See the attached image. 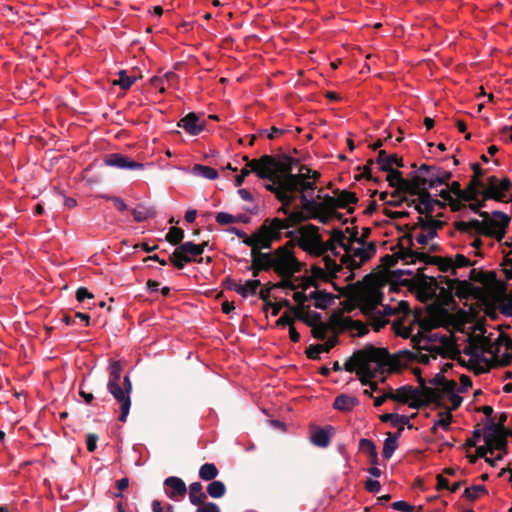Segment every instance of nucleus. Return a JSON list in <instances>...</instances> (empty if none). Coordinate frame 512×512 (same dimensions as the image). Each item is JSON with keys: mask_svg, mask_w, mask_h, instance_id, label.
I'll list each match as a JSON object with an SVG mask.
<instances>
[{"mask_svg": "<svg viewBox=\"0 0 512 512\" xmlns=\"http://www.w3.org/2000/svg\"><path fill=\"white\" fill-rule=\"evenodd\" d=\"M486 340L488 341V337L470 336L468 345L462 350L465 355L470 356L469 362L476 374L488 372L491 367L490 360L480 353L479 341Z\"/></svg>", "mask_w": 512, "mask_h": 512, "instance_id": "6", "label": "nucleus"}, {"mask_svg": "<svg viewBox=\"0 0 512 512\" xmlns=\"http://www.w3.org/2000/svg\"><path fill=\"white\" fill-rule=\"evenodd\" d=\"M359 449L364 454H368L371 464L377 465V463L379 462V458L377 457L375 444L370 439H360Z\"/></svg>", "mask_w": 512, "mask_h": 512, "instance_id": "35", "label": "nucleus"}, {"mask_svg": "<svg viewBox=\"0 0 512 512\" xmlns=\"http://www.w3.org/2000/svg\"><path fill=\"white\" fill-rule=\"evenodd\" d=\"M132 214L134 217V221L142 222L146 221L150 216V210L146 209L143 206H138L137 208L132 210Z\"/></svg>", "mask_w": 512, "mask_h": 512, "instance_id": "63", "label": "nucleus"}, {"mask_svg": "<svg viewBox=\"0 0 512 512\" xmlns=\"http://www.w3.org/2000/svg\"><path fill=\"white\" fill-rule=\"evenodd\" d=\"M416 414L411 416H401L395 413L392 414H383L380 416V420L383 423L391 422L394 427L407 426L408 429H412L414 426L409 423L410 418H415Z\"/></svg>", "mask_w": 512, "mask_h": 512, "instance_id": "30", "label": "nucleus"}, {"mask_svg": "<svg viewBox=\"0 0 512 512\" xmlns=\"http://www.w3.org/2000/svg\"><path fill=\"white\" fill-rule=\"evenodd\" d=\"M229 231L242 239V242L246 246H249L251 250H258V229L255 230V232L250 236L244 231L235 227H232Z\"/></svg>", "mask_w": 512, "mask_h": 512, "instance_id": "34", "label": "nucleus"}, {"mask_svg": "<svg viewBox=\"0 0 512 512\" xmlns=\"http://www.w3.org/2000/svg\"><path fill=\"white\" fill-rule=\"evenodd\" d=\"M202 254L200 246L192 241L181 243L169 256V261L178 270H182L186 263L197 261L196 257Z\"/></svg>", "mask_w": 512, "mask_h": 512, "instance_id": "8", "label": "nucleus"}, {"mask_svg": "<svg viewBox=\"0 0 512 512\" xmlns=\"http://www.w3.org/2000/svg\"><path fill=\"white\" fill-rule=\"evenodd\" d=\"M494 225L483 231V236L491 237L501 242L509 227L511 218L500 210H494L491 213Z\"/></svg>", "mask_w": 512, "mask_h": 512, "instance_id": "12", "label": "nucleus"}, {"mask_svg": "<svg viewBox=\"0 0 512 512\" xmlns=\"http://www.w3.org/2000/svg\"><path fill=\"white\" fill-rule=\"evenodd\" d=\"M480 345V353L483 355V353H488L494 357L498 356L500 346L503 345V339H497L496 343L492 344L490 341V338H488V341H479Z\"/></svg>", "mask_w": 512, "mask_h": 512, "instance_id": "40", "label": "nucleus"}, {"mask_svg": "<svg viewBox=\"0 0 512 512\" xmlns=\"http://www.w3.org/2000/svg\"><path fill=\"white\" fill-rule=\"evenodd\" d=\"M429 226V217H417V222L414 225L405 224L404 226L396 225L397 231H414L416 228L426 229Z\"/></svg>", "mask_w": 512, "mask_h": 512, "instance_id": "50", "label": "nucleus"}, {"mask_svg": "<svg viewBox=\"0 0 512 512\" xmlns=\"http://www.w3.org/2000/svg\"><path fill=\"white\" fill-rule=\"evenodd\" d=\"M322 347L320 344H312L306 349V356L312 360H319Z\"/></svg>", "mask_w": 512, "mask_h": 512, "instance_id": "64", "label": "nucleus"}, {"mask_svg": "<svg viewBox=\"0 0 512 512\" xmlns=\"http://www.w3.org/2000/svg\"><path fill=\"white\" fill-rule=\"evenodd\" d=\"M421 261L426 265H431L433 262L439 261L437 256H430L425 252L413 250L411 263Z\"/></svg>", "mask_w": 512, "mask_h": 512, "instance_id": "54", "label": "nucleus"}, {"mask_svg": "<svg viewBox=\"0 0 512 512\" xmlns=\"http://www.w3.org/2000/svg\"><path fill=\"white\" fill-rule=\"evenodd\" d=\"M453 176L451 172L445 171L440 168L436 172L430 173L428 180V188H434L437 185H448V181Z\"/></svg>", "mask_w": 512, "mask_h": 512, "instance_id": "31", "label": "nucleus"}, {"mask_svg": "<svg viewBox=\"0 0 512 512\" xmlns=\"http://www.w3.org/2000/svg\"><path fill=\"white\" fill-rule=\"evenodd\" d=\"M108 390L121 406V414L118 420L126 422V418L131 408V392L133 389L131 378L126 375L121 383L122 366L118 361H113L109 367Z\"/></svg>", "mask_w": 512, "mask_h": 512, "instance_id": "3", "label": "nucleus"}, {"mask_svg": "<svg viewBox=\"0 0 512 512\" xmlns=\"http://www.w3.org/2000/svg\"><path fill=\"white\" fill-rule=\"evenodd\" d=\"M418 202L415 204V211L419 214H425L426 217L432 216L434 212L433 202L431 201V194L423 192L418 195Z\"/></svg>", "mask_w": 512, "mask_h": 512, "instance_id": "29", "label": "nucleus"}, {"mask_svg": "<svg viewBox=\"0 0 512 512\" xmlns=\"http://www.w3.org/2000/svg\"><path fill=\"white\" fill-rule=\"evenodd\" d=\"M103 162L105 165L122 170H141L144 168L143 163L135 162L131 158H128L121 153L106 154L104 156Z\"/></svg>", "mask_w": 512, "mask_h": 512, "instance_id": "13", "label": "nucleus"}, {"mask_svg": "<svg viewBox=\"0 0 512 512\" xmlns=\"http://www.w3.org/2000/svg\"><path fill=\"white\" fill-rule=\"evenodd\" d=\"M287 219L296 226L299 223L304 221H308L310 219V214H306L302 210H294L287 215Z\"/></svg>", "mask_w": 512, "mask_h": 512, "instance_id": "58", "label": "nucleus"}, {"mask_svg": "<svg viewBox=\"0 0 512 512\" xmlns=\"http://www.w3.org/2000/svg\"><path fill=\"white\" fill-rule=\"evenodd\" d=\"M320 211L332 212L339 208L337 196L325 195L324 200L319 202Z\"/></svg>", "mask_w": 512, "mask_h": 512, "instance_id": "47", "label": "nucleus"}, {"mask_svg": "<svg viewBox=\"0 0 512 512\" xmlns=\"http://www.w3.org/2000/svg\"><path fill=\"white\" fill-rule=\"evenodd\" d=\"M483 440L486 445L492 447V451L497 449L502 454L508 453V433L486 431Z\"/></svg>", "mask_w": 512, "mask_h": 512, "instance_id": "15", "label": "nucleus"}, {"mask_svg": "<svg viewBox=\"0 0 512 512\" xmlns=\"http://www.w3.org/2000/svg\"><path fill=\"white\" fill-rule=\"evenodd\" d=\"M293 248V241H288L274 251L251 250V266L248 270L253 277H257L262 271L271 270L278 276H294L303 270L304 265L297 261Z\"/></svg>", "mask_w": 512, "mask_h": 512, "instance_id": "1", "label": "nucleus"}, {"mask_svg": "<svg viewBox=\"0 0 512 512\" xmlns=\"http://www.w3.org/2000/svg\"><path fill=\"white\" fill-rule=\"evenodd\" d=\"M185 238V231L178 227H171L166 234V241L171 245H180Z\"/></svg>", "mask_w": 512, "mask_h": 512, "instance_id": "44", "label": "nucleus"}, {"mask_svg": "<svg viewBox=\"0 0 512 512\" xmlns=\"http://www.w3.org/2000/svg\"><path fill=\"white\" fill-rule=\"evenodd\" d=\"M350 317H346L341 311H335L329 318L328 329L342 332L348 330Z\"/></svg>", "mask_w": 512, "mask_h": 512, "instance_id": "28", "label": "nucleus"}, {"mask_svg": "<svg viewBox=\"0 0 512 512\" xmlns=\"http://www.w3.org/2000/svg\"><path fill=\"white\" fill-rule=\"evenodd\" d=\"M308 307H294L290 308V312L294 315V320L303 321L306 325H311L309 321Z\"/></svg>", "mask_w": 512, "mask_h": 512, "instance_id": "57", "label": "nucleus"}, {"mask_svg": "<svg viewBox=\"0 0 512 512\" xmlns=\"http://www.w3.org/2000/svg\"><path fill=\"white\" fill-rule=\"evenodd\" d=\"M397 449V436H393L392 433H388V437L384 440L382 456L388 460L392 457L394 451Z\"/></svg>", "mask_w": 512, "mask_h": 512, "instance_id": "42", "label": "nucleus"}, {"mask_svg": "<svg viewBox=\"0 0 512 512\" xmlns=\"http://www.w3.org/2000/svg\"><path fill=\"white\" fill-rule=\"evenodd\" d=\"M417 381L421 385V390H417L416 395L410 398V401L407 403L408 407L421 409L432 403L439 407V391L427 386L424 378L421 376H418Z\"/></svg>", "mask_w": 512, "mask_h": 512, "instance_id": "9", "label": "nucleus"}, {"mask_svg": "<svg viewBox=\"0 0 512 512\" xmlns=\"http://www.w3.org/2000/svg\"><path fill=\"white\" fill-rule=\"evenodd\" d=\"M326 270L329 271L331 278H336L337 272L341 270V266L337 264L336 260L331 259L328 255L324 256Z\"/></svg>", "mask_w": 512, "mask_h": 512, "instance_id": "62", "label": "nucleus"}, {"mask_svg": "<svg viewBox=\"0 0 512 512\" xmlns=\"http://www.w3.org/2000/svg\"><path fill=\"white\" fill-rule=\"evenodd\" d=\"M433 389H436L439 391V407H446L445 403L443 401L444 395L447 394V396H450L452 394H456L455 391L457 389V383L455 380H448L444 385L440 387H433Z\"/></svg>", "mask_w": 512, "mask_h": 512, "instance_id": "38", "label": "nucleus"}, {"mask_svg": "<svg viewBox=\"0 0 512 512\" xmlns=\"http://www.w3.org/2000/svg\"><path fill=\"white\" fill-rule=\"evenodd\" d=\"M380 353H383V351L379 350V348L367 345L362 349L354 351L352 356L344 363L343 368L350 373L356 372L357 374L361 373L365 368L371 367V365L379 367Z\"/></svg>", "mask_w": 512, "mask_h": 512, "instance_id": "4", "label": "nucleus"}, {"mask_svg": "<svg viewBox=\"0 0 512 512\" xmlns=\"http://www.w3.org/2000/svg\"><path fill=\"white\" fill-rule=\"evenodd\" d=\"M359 405V399L355 396L340 394L335 398L334 408L341 412H350Z\"/></svg>", "mask_w": 512, "mask_h": 512, "instance_id": "26", "label": "nucleus"}, {"mask_svg": "<svg viewBox=\"0 0 512 512\" xmlns=\"http://www.w3.org/2000/svg\"><path fill=\"white\" fill-rule=\"evenodd\" d=\"M262 285L261 280H246L241 287L238 288V294L242 298H248L249 295H255L256 290Z\"/></svg>", "mask_w": 512, "mask_h": 512, "instance_id": "39", "label": "nucleus"}, {"mask_svg": "<svg viewBox=\"0 0 512 512\" xmlns=\"http://www.w3.org/2000/svg\"><path fill=\"white\" fill-rule=\"evenodd\" d=\"M374 161L372 159L368 160L367 164L363 167H358V170H362L363 173L360 176H357L356 179L359 181L361 178H365L369 181H373L374 183H380V179L372 176V166Z\"/></svg>", "mask_w": 512, "mask_h": 512, "instance_id": "56", "label": "nucleus"}, {"mask_svg": "<svg viewBox=\"0 0 512 512\" xmlns=\"http://www.w3.org/2000/svg\"><path fill=\"white\" fill-rule=\"evenodd\" d=\"M439 419L435 422L436 426L443 428L444 430L450 429V423L453 421V415L449 412H439Z\"/></svg>", "mask_w": 512, "mask_h": 512, "instance_id": "59", "label": "nucleus"}, {"mask_svg": "<svg viewBox=\"0 0 512 512\" xmlns=\"http://www.w3.org/2000/svg\"><path fill=\"white\" fill-rule=\"evenodd\" d=\"M375 163L379 164L381 171H390L391 169H394V165L397 168L404 167V161L402 157H398L396 154H388L385 152V150L379 151Z\"/></svg>", "mask_w": 512, "mask_h": 512, "instance_id": "19", "label": "nucleus"}, {"mask_svg": "<svg viewBox=\"0 0 512 512\" xmlns=\"http://www.w3.org/2000/svg\"><path fill=\"white\" fill-rule=\"evenodd\" d=\"M219 474V470L216 465L211 463H206L200 466L199 469V477L203 481H212Z\"/></svg>", "mask_w": 512, "mask_h": 512, "instance_id": "41", "label": "nucleus"}, {"mask_svg": "<svg viewBox=\"0 0 512 512\" xmlns=\"http://www.w3.org/2000/svg\"><path fill=\"white\" fill-rule=\"evenodd\" d=\"M296 199L297 195L290 192L286 194L283 199H277V201H281L282 203V206L278 208L277 212L283 213L287 216L291 212L289 210V206H291Z\"/></svg>", "mask_w": 512, "mask_h": 512, "instance_id": "55", "label": "nucleus"}, {"mask_svg": "<svg viewBox=\"0 0 512 512\" xmlns=\"http://www.w3.org/2000/svg\"><path fill=\"white\" fill-rule=\"evenodd\" d=\"M383 297V293L379 288H370L364 299L367 300V302H370L372 304V307H378L380 305H383Z\"/></svg>", "mask_w": 512, "mask_h": 512, "instance_id": "51", "label": "nucleus"}, {"mask_svg": "<svg viewBox=\"0 0 512 512\" xmlns=\"http://www.w3.org/2000/svg\"><path fill=\"white\" fill-rule=\"evenodd\" d=\"M177 125L190 135H198L205 127L204 122H199V115L192 112L181 118Z\"/></svg>", "mask_w": 512, "mask_h": 512, "instance_id": "18", "label": "nucleus"}, {"mask_svg": "<svg viewBox=\"0 0 512 512\" xmlns=\"http://www.w3.org/2000/svg\"><path fill=\"white\" fill-rule=\"evenodd\" d=\"M295 189L290 190L289 193H306L307 191H313L316 189V182L306 181L303 182V177L300 176L297 184L295 185Z\"/></svg>", "mask_w": 512, "mask_h": 512, "instance_id": "53", "label": "nucleus"}, {"mask_svg": "<svg viewBox=\"0 0 512 512\" xmlns=\"http://www.w3.org/2000/svg\"><path fill=\"white\" fill-rule=\"evenodd\" d=\"M507 418H508V416L506 413H501L499 416L498 423H494L493 420L490 419V423L487 426L486 431L501 432V433L506 432L508 430V428L504 426V423L507 421Z\"/></svg>", "mask_w": 512, "mask_h": 512, "instance_id": "52", "label": "nucleus"}, {"mask_svg": "<svg viewBox=\"0 0 512 512\" xmlns=\"http://www.w3.org/2000/svg\"><path fill=\"white\" fill-rule=\"evenodd\" d=\"M282 230L276 229L269 220H264L263 224L258 228V250H271L274 241L282 240Z\"/></svg>", "mask_w": 512, "mask_h": 512, "instance_id": "11", "label": "nucleus"}, {"mask_svg": "<svg viewBox=\"0 0 512 512\" xmlns=\"http://www.w3.org/2000/svg\"><path fill=\"white\" fill-rule=\"evenodd\" d=\"M488 490L484 485H472L471 487H468L465 489L464 494H462L463 497L470 501H475L479 498L480 494H487Z\"/></svg>", "mask_w": 512, "mask_h": 512, "instance_id": "45", "label": "nucleus"}, {"mask_svg": "<svg viewBox=\"0 0 512 512\" xmlns=\"http://www.w3.org/2000/svg\"><path fill=\"white\" fill-rule=\"evenodd\" d=\"M424 268L417 270L416 278L418 286L422 289V292L426 294V297L432 298L435 296L436 289H438V283L436 278L428 277L424 274Z\"/></svg>", "mask_w": 512, "mask_h": 512, "instance_id": "20", "label": "nucleus"}, {"mask_svg": "<svg viewBox=\"0 0 512 512\" xmlns=\"http://www.w3.org/2000/svg\"><path fill=\"white\" fill-rule=\"evenodd\" d=\"M300 234H302L303 241L299 242V246L304 251H309L310 248H313L317 256L322 255L326 251H331L332 254L338 255L336 243L328 240L324 242L316 225L308 224L300 228Z\"/></svg>", "mask_w": 512, "mask_h": 512, "instance_id": "5", "label": "nucleus"}, {"mask_svg": "<svg viewBox=\"0 0 512 512\" xmlns=\"http://www.w3.org/2000/svg\"><path fill=\"white\" fill-rule=\"evenodd\" d=\"M479 216L482 220L471 219L468 221L469 232L473 230L483 235V232L487 231L488 227L494 225V223L492 222L488 212H479Z\"/></svg>", "mask_w": 512, "mask_h": 512, "instance_id": "27", "label": "nucleus"}, {"mask_svg": "<svg viewBox=\"0 0 512 512\" xmlns=\"http://www.w3.org/2000/svg\"><path fill=\"white\" fill-rule=\"evenodd\" d=\"M383 353L379 354V360L383 363L385 369L388 370V373H392L417 359V354L411 350L403 349L399 352L391 355L389 350L386 348H379Z\"/></svg>", "mask_w": 512, "mask_h": 512, "instance_id": "7", "label": "nucleus"}, {"mask_svg": "<svg viewBox=\"0 0 512 512\" xmlns=\"http://www.w3.org/2000/svg\"><path fill=\"white\" fill-rule=\"evenodd\" d=\"M484 188V183L481 181L479 177H472L468 186L466 187V191L468 196L466 198L470 199V201H476L479 194H481Z\"/></svg>", "mask_w": 512, "mask_h": 512, "instance_id": "36", "label": "nucleus"}, {"mask_svg": "<svg viewBox=\"0 0 512 512\" xmlns=\"http://www.w3.org/2000/svg\"><path fill=\"white\" fill-rule=\"evenodd\" d=\"M448 187H449L448 191L451 192L452 194L456 195L459 200L470 201V199L466 198L468 196L466 189L462 190L459 182H453V183L449 184Z\"/></svg>", "mask_w": 512, "mask_h": 512, "instance_id": "61", "label": "nucleus"}, {"mask_svg": "<svg viewBox=\"0 0 512 512\" xmlns=\"http://www.w3.org/2000/svg\"><path fill=\"white\" fill-rule=\"evenodd\" d=\"M481 195L483 200L507 201L504 199V194L500 192L499 178L494 175L487 178V184L484 185Z\"/></svg>", "mask_w": 512, "mask_h": 512, "instance_id": "17", "label": "nucleus"}, {"mask_svg": "<svg viewBox=\"0 0 512 512\" xmlns=\"http://www.w3.org/2000/svg\"><path fill=\"white\" fill-rule=\"evenodd\" d=\"M385 173H388V176H386V181H388L390 187H394L395 191L391 193L392 197H398L399 192L401 191V188L404 183H407V179L403 177V174L401 171L396 169H391L390 171H384Z\"/></svg>", "mask_w": 512, "mask_h": 512, "instance_id": "25", "label": "nucleus"}, {"mask_svg": "<svg viewBox=\"0 0 512 512\" xmlns=\"http://www.w3.org/2000/svg\"><path fill=\"white\" fill-rule=\"evenodd\" d=\"M207 499V494L202 490L200 482H194L189 485V501L194 505H202Z\"/></svg>", "mask_w": 512, "mask_h": 512, "instance_id": "33", "label": "nucleus"}, {"mask_svg": "<svg viewBox=\"0 0 512 512\" xmlns=\"http://www.w3.org/2000/svg\"><path fill=\"white\" fill-rule=\"evenodd\" d=\"M437 258L439 260L433 262L432 265H436L439 271H451L454 276L456 275V270L454 269V260L452 258L440 256H437Z\"/></svg>", "mask_w": 512, "mask_h": 512, "instance_id": "49", "label": "nucleus"}, {"mask_svg": "<svg viewBox=\"0 0 512 512\" xmlns=\"http://www.w3.org/2000/svg\"><path fill=\"white\" fill-rule=\"evenodd\" d=\"M166 495L171 499L178 501L187 494V486L182 479L177 476H169L165 479Z\"/></svg>", "mask_w": 512, "mask_h": 512, "instance_id": "14", "label": "nucleus"}, {"mask_svg": "<svg viewBox=\"0 0 512 512\" xmlns=\"http://www.w3.org/2000/svg\"><path fill=\"white\" fill-rule=\"evenodd\" d=\"M379 364L380 366H367L361 373H357V376L359 377V380L363 386H369L370 383L372 382V378L387 373V370L384 368L383 363L379 361Z\"/></svg>", "mask_w": 512, "mask_h": 512, "instance_id": "24", "label": "nucleus"}, {"mask_svg": "<svg viewBox=\"0 0 512 512\" xmlns=\"http://www.w3.org/2000/svg\"><path fill=\"white\" fill-rule=\"evenodd\" d=\"M348 330H355L358 332V336L362 337L369 333V328L365 323L360 320H353L350 318Z\"/></svg>", "mask_w": 512, "mask_h": 512, "instance_id": "60", "label": "nucleus"}, {"mask_svg": "<svg viewBox=\"0 0 512 512\" xmlns=\"http://www.w3.org/2000/svg\"><path fill=\"white\" fill-rule=\"evenodd\" d=\"M294 163H297V160L286 154L281 159L265 154L259 159H253L249 166L258 178L278 176V178L285 181L288 188H295L300 176L293 173Z\"/></svg>", "mask_w": 512, "mask_h": 512, "instance_id": "2", "label": "nucleus"}, {"mask_svg": "<svg viewBox=\"0 0 512 512\" xmlns=\"http://www.w3.org/2000/svg\"><path fill=\"white\" fill-rule=\"evenodd\" d=\"M136 80L135 76H128L125 70L118 72V79L113 81V85H120L123 90L130 88Z\"/></svg>", "mask_w": 512, "mask_h": 512, "instance_id": "48", "label": "nucleus"}, {"mask_svg": "<svg viewBox=\"0 0 512 512\" xmlns=\"http://www.w3.org/2000/svg\"><path fill=\"white\" fill-rule=\"evenodd\" d=\"M428 189L427 178L415 175L412 179H407V183L403 184L400 194L407 193L411 196H418L423 192H428Z\"/></svg>", "mask_w": 512, "mask_h": 512, "instance_id": "16", "label": "nucleus"}, {"mask_svg": "<svg viewBox=\"0 0 512 512\" xmlns=\"http://www.w3.org/2000/svg\"><path fill=\"white\" fill-rule=\"evenodd\" d=\"M207 493L212 498H221L226 493L225 484L221 481H212L207 486Z\"/></svg>", "mask_w": 512, "mask_h": 512, "instance_id": "46", "label": "nucleus"}, {"mask_svg": "<svg viewBox=\"0 0 512 512\" xmlns=\"http://www.w3.org/2000/svg\"><path fill=\"white\" fill-rule=\"evenodd\" d=\"M376 252V244L371 241L366 245L353 250V255L344 254L341 262L350 269V271L357 270L361 267L362 263L371 259Z\"/></svg>", "mask_w": 512, "mask_h": 512, "instance_id": "10", "label": "nucleus"}, {"mask_svg": "<svg viewBox=\"0 0 512 512\" xmlns=\"http://www.w3.org/2000/svg\"><path fill=\"white\" fill-rule=\"evenodd\" d=\"M334 193L337 196L339 208L347 209L348 213H352L354 211V208L351 207L350 205L357 204V202L359 201L357 194L354 192H349L347 190L339 189H336Z\"/></svg>", "mask_w": 512, "mask_h": 512, "instance_id": "23", "label": "nucleus"}, {"mask_svg": "<svg viewBox=\"0 0 512 512\" xmlns=\"http://www.w3.org/2000/svg\"><path fill=\"white\" fill-rule=\"evenodd\" d=\"M417 390L418 389L413 386H400L396 389V391H393V389L387 391L386 397H389V399L392 401L406 404L410 398L415 397Z\"/></svg>", "mask_w": 512, "mask_h": 512, "instance_id": "21", "label": "nucleus"}, {"mask_svg": "<svg viewBox=\"0 0 512 512\" xmlns=\"http://www.w3.org/2000/svg\"><path fill=\"white\" fill-rule=\"evenodd\" d=\"M192 173L208 180H215L219 177V173L216 169L201 164H195L194 167H192Z\"/></svg>", "mask_w": 512, "mask_h": 512, "instance_id": "37", "label": "nucleus"}, {"mask_svg": "<svg viewBox=\"0 0 512 512\" xmlns=\"http://www.w3.org/2000/svg\"><path fill=\"white\" fill-rule=\"evenodd\" d=\"M331 429L330 426L327 428H318L311 434V443L321 448L327 447L330 444L329 430Z\"/></svg>", "mask_w": 512, "mask_h": 512, "instance_id": "32", "label": "nucleus"}, {"mask_svg": "<svg viewBox=\"0 0 512 512\" xmlns=\"http://www.w3.org/2000/svg\"><path fill=\"white\" fill-rule=\"evenodd\" d=\"M263 179L270 181V183L265 184V189L274 194L276 199H283L290 190L294 189L288 188L285 185V181L278 178V176Z\"/></svg>", "mask_w": 512, "mask_h": 512, "instance_id": "22", "label": "nucleus"}, {"mask_svg": "<svg viewBox=\"0 0 512 512\" xmlns=\"http://www.w3.org/2000/svg\"><path fill=\"white\" fill-rule=\"evenodd\" d=\"M396 248L398 251L392 254L396 257V261L403 260L406 264H410L412 261L413 249L411 247H405L401 241H398Z\"/></svg>", "mask_w": 512, "mask_h": 512, "instance_id": "43", "label": "nucleus"}]
</instances>
